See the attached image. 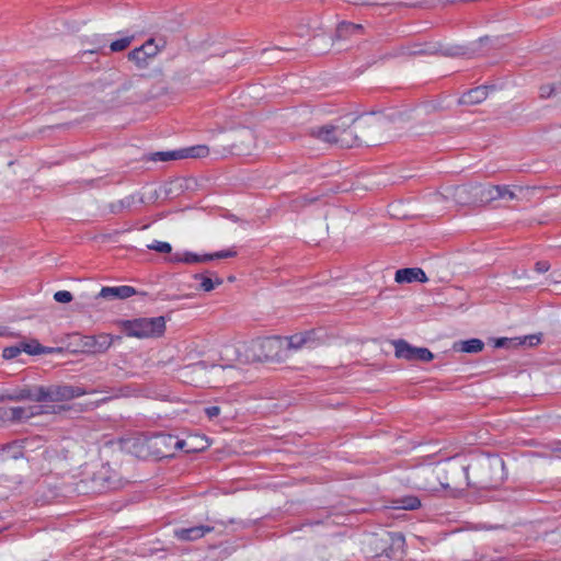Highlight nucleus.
Segmentation results:
<instances>
[{
  "label": "nucleus",
  "instance_id": "nucleus-1",
  "mask_svg": "<svg viewBox=\"0 0 561 561\" xmlns=\"http://www.w3.org/2000/svg\"><path fill=\"white\" fill-rule=\"evenodd\" d=\"M364 127L375 129L381 128V119L373 115L353 119V126L341 124H328L313 128L311 135L325 144L336 145L342 148H350L362 142L373 141L367 134L363 133Z\"/></svg>",
  "mask_w": 561,
  "mask_h": 561
},
{
  "label": "nucleus",
  "instance_id": "nucleus-2",
  "mask_svg": "<svg viewBox=\"0 0 561 561\" xmlns=\"http://www.w3.org/2000/svg\"><path fill=\"white\" fill-rule=\"evenodd\" d=\"M85 393V390L80 387L54 385L49 387H38L34 393H32L30 390H22L19 394L10 397V399H31L38 403H48L68 401L81 397Z\"/></svg>",
  "mask_w": 561,
  "mask_h": 561
},
{
  "label": "nucleus",
  "instance_id": "nucleus-3",
  "mask_svg": "<svg viewBox=\"0 0 561 561\" xmlns=\"http://www.w3.org/2000/svg\"><path fill=\"white\" fill-rule=\"evenodd\" d=\"M165 331L163 317L139 318L125 323V332L128 336L138 339L159 337Z\"/></svg>",
  "mask_w": 561,
  "mask_h": 561
},
{
  "label": "nucleus",
  "instance_id": "nucleus-4",
  "mask_svg": "<svg viewBox=\"0 0 561 561\" xmlns=\"http://www.w3.org/2000/svg\"><path fill=\"white\" fill-rule=\"evenodd\" d=\"M476 184H466L458 186H446L442 192L434 195L435 201L446 199L451 201L456 205H477V197L474 196Z\"/></svg>",
  "mask_w": 561,
  "mask_h": 561
},
{
  "label": "nucleus",
  "instance_id": "nucleus-5",
  "mask_svg": "<svg viewBox=\"0 0 561 561\" xmlns=\"http://www.w3.org/2000/svg\"><path fill=\"white\" fill-rule=\"evenodd\" d=\"M254 351H260L256 355L259 360H279L282 359V355L279 354L284 351V341L282 337H265L259 341H255L252 345Z\"/></svg>",
  "mask_w": 561,
  "mask_h": 561
},
{
  "label": "nucleus",
  "instance_id": "nucleus-6",
  "mask_svg": "<svg viewBox=\"0 0 561 561\" xmlns=\"http://www.w3.org/2000/svg\"><path fill=\"white\" fill-rule=\"evenodd\" d=\"M257 150L256 136L251 129L240 130L228 152L236 156H252Z\"/></svg>",
  "mask_w": 561,
  "mask_h": 561
},
{
  "label": "nucleus",
  "instance_id": "nucleus-7",
  "mask_svg": "<svg viewBox=\"0 0 561 561\" xmlns=\"http://www.w3.org/2000/svg\"><path fill=\"white\" fill-rule=\"evenodd\" d=\"M396 356L407 360L431 362L433 353L426 347H415L404 340L393 342Z\"/></svg>",
  "mask_w": 561,
  "mask_h": 561
},
{
  "label": "nucleus",
  "instance_id": "nucleus-8",
  "mask_svg": "<svg viewBox=\"0 0 561 561\" xmlns=\"http://www.w3.org/2000/svg\"><path fill=\"white\" fill-rule=\"evenodd\" d=\"M237 254L233 250H224L218 251L213 254H196L190 251L185 252H176L174 253L170 259L169 262L171 263H185V264H195V263H204L208 262L215 259H227V257H233Z\"/></svg>",
  "mask_w": 561,
  "mask_h": 561
},
{
  "label": "nucleus",
  "instance_id": "nucleus-9",
  "mask_svg": "<svg viewBox=\"0 0 561 561\" xmlns=\"http://www.w3.org/2000/svg\"><path fill=\"white\" fill-rule=\"evenodd\" d=\"M159 53V47L154 43V41L148 39L140 47L133 49L128 54L129 60L136 64V66L140 69L148 66L149 59L153 58Z\"/></svg>",
  "mask_w": 561,
  "mask_h": 561
},
{
  "label": "nucleus",
  "instance_id": "nucleus-10",
  "mask_svg": "<svg viewBox=\"0 0 561 561\" xmlns=\"http://www.w3.org/2000/svg\"><path fill=\"white\" fill-rule=\"evenodd\" d=\"M190 369L195 374H209L210 377H222V382H227L236 373V369L232 366H211L210 369H207L205 363H196L190 367Z\"/></svg>",
  "mask_w": 561,
  "mask_h": 561
},
{
  "label": "nucleus",
  "instance_id": "nucleus-11",
  "mask_svg": "<svg viewBox=\"0 0 561 561\" xmlns=\"http://www.w3.org/2000/svg\"><path fill=\"white\" fill-rule=\"evenodd\" d=\"M113 343V339L110 334H99L85 336L83 346L92 353H104L107 351Z\"/></svg>",
  "mask_w": 561,
  "mask_h": 561
},
{
  "label": "nucleus",
  "instance_id": "nucleus-12",
  "mask_svg": "<svg viewBox=\"0 0 561 561\" xmlns=\"http://www.w3.org/2000/svg\"><path fill=\"white\" fill-rule=\"evenodd\" d=\"M394 280L397 283H426L428 280L425 272L420 267L401 268L396 272Z\"/></svg>",
  "mask_w": 561,
  "mask_h": 561
},
{
  "label": "nucleus",
  "instance_id": "nucleus-13",
  "mask_svg": "<svg viewBox=\"0 0 561 561\" xmlns=\"http://www.w3.org/2000/svg\"><path fill=\"white\" fill-rule=\"evenodd\" d=\"M213 530L209 526H194L190 528H176L174 529V536L182 541H192L199 539L205 536V534L210 533Z\"/></svg>",
  "mask_w": 561,
  "mask_h": 561
},
{
  "label": "nucleus",
  "instance_id": "nucleus-14",
  "mask_svg": "<svg viewBox=\"0 0 561 561\" xmlns=\"http://www.w3.org/2000/svg\"><path fill=\"white\" fill-rule=\"evenodd\" d=\"M136 294V289L131 286L123 285L116 287H103L99 296L105 299H126Z\"/></svg>",
  "mask_w": 561,
  "mask_h": 561
},
{
  "label": "nucleus",
  "instance_id": "nucleus-15",
  "mask_svg": "<svg viewBox=\"0 0 561 561\" xmlns=\"http://www.w3.org/2000/svg\"><path fill=\"white\" fill-rule=\"evenodd\" d=\"M474 196L477 197V205L489 204L499 199L497 185H482L476 184Z\"/></svg>",
  "mask_w": 561,
  "mask_h": 561
},
{
  "label": "nucleus",
  "instance_id": "nucleus-16",
  "mask_svg": "<svg viewBox=\"0 0 561 561\" xmlns=\"http://www.w3.org/2000/svg\"><path fill=\"white\" fill-rule=\"evenodd\" d=\"M489 94L488 87H477L463 93L459 99V102L465 105H476L483 102Z\"/></svg>",
  "mask_w": 561,
  "mask_h": 561
},
{
  "label": "nucleus",
  "instance_id": "nucleus-17",
  "mask_svg": "<svg viewBox=\"0 0 561 561\" xmlns=\"http://www.w3.org/2000/svg\"><path fill=\"white\" fill-rule=\"evenodd\" d=\"M282 341H284V351H297L302 348L304 346L309 345V343L311 342V333L306 332L294 334L289 337L282 339Z\"/></svg>",
  "mask_w": 561,
  "mask_h": 561
},
{
  "label": "nucleus",
  "instance_id": "nucleus-18",
  "mask_svg": "<svg viewBox=\"0 0 561 561\" xmlns=\"http://www.w3.org/2000/svg\"><path fill=\"white\" fill-rule=\"evenodd\" d=\"M153 446L173 447L174 449H184L187 445L186 440L179 439L172 435H158L152 440Z\"/></svg>",
  "mask_w": 561,
  "mask_h": 561
},
{
  "label": "nucleus",
  "instance_id": "nucleus-19",
  "mask_svg": "<svg viewBox=\"0 0 561 561\" xmlns=\"http://www.w3.org/2000/svg\"><path fill=\"white\" fill-rule=\"evenodd\" d=\"M538 342H539V337L536 335H528V336H524L523 339L522 337H517V339L501 337V339L496 340L495 346L496 347H507L511 344L512 345L528 344V345L533 346V345H536Z\"/></svg>",
  "mask_w": 561,
  "mask_h": 561
},
{
  "label": "nucleus",
  "instance_id": "nucleus-20",
  "mask_svg": "<svg viewBox=\"0 0 561 561\" xmlns=\"http://www.w3.org/2000/svg\"><path fill=\"white\" fill-rule=\"evenodd\" d=\"M421 506V501L416 496L407 495L392 501V508L413 511Z\"/></svg>",
  "mask_w": 561,
  "mask_h": 561
},
{
  "label": "nucleus",
  "instance_id": "nucleus-21",
  "mask_svg": "<svg viewBox=\"0 0 561 561\" xmlns=\"http://www.w3.org/2000/svg\"><path fill=\"white\" fill-rule=\"evenodd\" d=\"M363 30L362 24L351 22H341L336 27V37L340 39L347 38L350 35L358 33Z\"/></svg>",
  "mask_w": 561,
  "mask_h": 561
},
{
  "label": "nucleus",
  "instance_id": "nucleus-22",
  "mask_svg": "<svg viewBox=\"0 0 561 561\" xmlns=\"http://www.w3.org/2000/svg\"><path fill=\"white\" fill-rule=\"evenodd\" d=\"M370 542L376 543V545L381 543L382 546L387 545L388 542H391L397 548H402V546L404 543V538L400 534H386L385 536H382L380 538L371 537Z\"/></svg>",
  "mask_w": 561,
  "mask_h": 561
},
{
  "label": "nucleus",
  "instance_id": "nucleus-23",
  "mask_svg": "<svg viewBox=\"0 0 561 561\" xmlns=\"http://www.w3.org/2000/svg\"><path fill=\"white\" fill-rule=\"evenodd\" d=\"M183 159L185 158H205L209 153V148L205 145L192 146L182 149Z\"/></svg>",
  "mask_w": 561,
  "mask_h": 561
},
{
  "label": "nucleus",
  "instance_id": "nucleus-24",
  "mask_svg": "<svg viewBox=\"0 0 561 561\" xmlns=\"http://www.w3.org/2000/svg\"><path fill=\"white\" fill-rule=\"evenodd\" d=\"M484 343L479 339H470L459 342V351L463 353H479L483 350Z\"/></svg>",
  "mask_w": 561,
  "mask_h": 561
},
{
  "label": "nucleus",
  "instance_id": "nucleus-25",
  "mask_svg": "<svg viewBox=\"0 0 561 561\" xmlns=\"http://www.w3.org/2000/svg\"><path fill=\"white\" fill-rule=\"evenodd\" d=\"M5 416L12 421H26L27 411L25 407H12L5 411Z\"/></svg>",
  "mask_w": 561,
  "mask_h": 561
},
{
  "label": "nucleus",
  "instance_id": "nucleus-26",
  "mask_svg": "<svg viewBox=\"0 0 561 561\" xmlns=\"http://www.w3.org/2000/svg\"><path fill=\"white\" fill-rule=\"evenodd\" d=\"M26 408V411H27V420L35 416V415H39V414H44V413H55L56 412V409L54 407H49V405H46V404H41V405H28V407H25Z\"/></svg>",
  "mask_w": 561,
  "mask_h": 561
},
{
  "label": "nucleus",
  "instance_id": "nucleus-27",
  "mask_svg": "<svg viewBox=\"0 0 561 561\" xmlns=\"http://www.w3.org/2000/svg\"><path fill=\"white\" fill-rule=\"evenodd\" d=\"M195 278L201 279V288L204 291H210L216 285L219 286L222 284V279L220 277H216V279L213 280L210 277L204 275H195Z\"/></svg>",
  "mask_w": 561,
  "mask_h": 561
},
{
  "label": "nucleus",
  "instance_id": "nucleus-28",
  "mask_svg": "<svg viewBox=\"0 0 561 561\" xmlns=\"http://www.w3.org/2000/svg\"><path fill=\"white\" fill-rule=\"evenodd\" d=\"M154 160L159 161H170V160H180L183 159L182 149L173 150V151H162L154 153Z\"/></svg>",
  "mask_w": 561,
  "mask_h": 561
},
{
  "label": "nucleus",
  "instance_id": "nucleus-29",
  "mask_svg": "<svg viewBox=\"0 0 561 561\" xmlns=\"http://www.w3.org/2000/svg\"><path fill=\"white\" fill-rule=\"evenodd\" d=\"M136 202V197L134 195H129L118 201L115 204H112L111 208L113 213H118L124 208H130Z\"/></svg>",
  "mask_w": 561,
  "mask_h": 561
},
{
  "label": "nucleus",
  "instance_id": "nucleus-30",
  "mask_svg": "<svg viewBox=\"0 0 561 561\" xmlns=\"http://www.w3.org/2000/svg\"><path fill=\"white\" fill-rule=\"evenodd\" d=\"M2 453H3L4 459H7V458L18 459V458L22 457V451L15 443L4 445L2 447Z\"/></svg>",
  "mask_w": 561,
  "mask_h": 561
},
{
  "label": "nucleus",
  "instance_id": "nucleus-31",
  "mask_svg": "<svg viewBox=\"0 0 561 561\" xmlns=\"http://www.w3.org/2000/svg\"><path fill=\"white\" fill-rule=\"evenodd\" d=\"M133 41V36H126L119 39H116L111 43L110 48L112 51H122L126 49Z\"/></svg>",
  "mask_w": 561,
  "mask_h": 561
},
{
  "label": "nucleus",
  "instance_id": "nucleus-32",
  "mask_svg": "<svg viewBox=\"0 0 561 561\" xmlns=\"http://www.w3.org/2000/svg\"><path fill=\"white\" fill-rule=\"evenodd\" d=\"M482 470L502 469L503 461L496 457L486 458L480 463Z\"/></svg>",
  "mask_w": 561,
  "mask_h": 561
},
{
  "label": "nucleus",
  "instance_id": "nucleus-33",
  "mask_svg": "<svg viewBox=\"0 0 561 561\" xmlns=\"http://www.w3.org/2000/svg\"><path fill=\"white\" fill-rule=\"evenodd\" d=\"M148 249L160 253H170L172 251L171 244L164 241H153L152 243L148 244Z\"/></svg>",
  "mask_w": 561,
  "mask_h": 561
},
{
  "label": "nucleus",
  "instance_id": "nucleus-34",
  "mask_svg": "<svg viewBox=\"0 0 561 561\" xmlns=\"http://www.w3.org/2000/svg\"><path fill=\"white\" fill-rule=\"evenodd\" d=\"M499 199L512 201L516 197L515 193L506 185H497Z\"/></svg>",
  "mask_w": 561,
  "mask_h": 561
},
{
  "label": "nucleus",
  "instance_id": "nucleus-35",
  "mask_svg": "<svg viewBox=\"0 0 561 561\" xmlns=\"http://www.w3.org/2000/svg\"><path fill=\"white\" fill-rule=\"evenodd\" d=\"M22 351H24L25 353H27L30 355L44 353L43 347L38 343H32V344L23 343Z\"/></svg>",
  "mask_w": 561,
  "mask_h": 561
},
{
  "label": "nucleus",
  "instance_id": "nucleus-36",
  "mask_svg": "<svg viewBox=\"0 0 561 561\" xmlns=\"http://www.w3.org/2000/svg\"><path fill=\"white\" fill-rule=\"evenodd\" d=\"M54 299L57 302L67 304L70 302L73 299V297L72 294L68 290H59L54 294Z\"/></svg>",
  "mask_w": 561,
  "mask_h": 561
},
{
  "label": "nucleus",
  "instance_id": "nucleus-37",
  "mask_svg": "<svg viewBox=\"0 0 561 561\" xmlns=\"http://www.w3.org/2000/svg\"><path fill=\"white\" fill-rule=\"evenodd\" d=\"M21 352H22V348L20 346L5 347L3 350V357L8 358V359L15 358L16 356H19L21 354Z\"/></svg>",
  "mask_w": 561,
  "mask_h": 561
},
{
  "label": "nucleus",
  "instance_id": "nucleus-38",
  "mask_svg": "<svg viewBox=\"0 0 561 561\" xmlns=\"http://www.w3.org/2000/svg\"><path fill=\"white\" fill-rule=\"evenodd\" d=\"M93 44L95 45V48L89 50L90 53H96L98 50L103 48L105 46V41H104V38L102 36L94 35L93 36Z\"/></svg>",
  "mask_w": 561,
  "mask_h": 561
},
{
  "label": "nucleus",
  "instance_id": "nucleus-39",
  "mask_svg": "<svg viewBox=\"0 0 561 561\" xmlns=\"http://www.w3.org/2000/svg\"><path fill=\"white\" fill-rule=\"evenodd\" d=\"M554 93V87L550 84L542 85L540 88V96L543 99L550 98Z\"/></svg>",
  "mask_w": 561,
  "mask_h": 561
},
{
  "label": "nucleus",
  "instance_id": "nucleus-40",
  "mask_svg": "<svg viewBox=\"0 0 561 561\" xmlns=\"http://www.w3.org/2000/svg\"><path fill=\"white\" fill-rule=\"evenodd\" d=\"M549 268H550V264L547 261H539L535 265V270L538 273H546L549 271Z\"/></svg>",
  "mask_w": 561,
  "mask_h": 561
},
{
  "label": "nucleus",
  "instance_id": "nucleus-41",
  "mask_svg": "<svg viewBox=\"0 0 561 561\" xmlns=\"http://www.w3.org/2000/svg\"><path fill=\"white\" fill-rule=\"evenodd\" d=\"M205 413L207 414V416H208L209 419L216 417V416H218V415H219V413H220V408H219V407H216V405H214V407H209V408H206V409H205Z\"/></svg>",
  "mask_w": 561,
  "mask_h": 561
},
{
  "label": "nucleus",
  "instance_id": "nucleus-42",
  "mask_svg": "<svg viewBox=\"0 0 561 561\" xmlns=\"http://www.w3.org/2000/svg\"><path fill=\"white\" fill-rule=\"evenodd\" d=\"M480 486L482 488H489L494 485L493 479H483L479 481Z\"/></svg>",
  "mask_w": 561,
  "mask_h": 561
},
{
  "label": "nucleus",
  "instance_id": "nucleus-43",
  "mask_svg": "<svg viewBox=\"0 0 561 561\" xmlns=\"http://www.w3.org/2000/svg\"><path fill=\"white\" fill-rule=\"evenodd\" d=\"M360 3L366 5H376L379 3V0H362Z\"/></svg>",
  "mask_w": 561,
  "mask_h": 561
},
{
  "label": "nucleus",
  "instance_id": "nucleus-44",
  "mask_svg": "<svg viewBox=\"0 0 561 561\" xmlns=\"http://www.w3.org/2000/svg\"><path fill=\"white\" fill-rule=\"evenodd\" d=\"M428 53H432V50H430V49H417V50L410 51V54H428Z\"/></svg>",
  "mask_w": 561,
  "mask_h": 561
},
{
  "label": "nucleus",
  "instance_id": "nucleus-45",
  "mask_svg": "<svg viewBox=\"0 0 561 561\" xmlns=\"http://www.w3.org/2000/svg\"><path fill=\"white\" fill-rule=\"evenodd\" d=\"M431 473H435V474H436V477H437V479H439V478H440V471H439V470H437V471L432 470V471H431Z\"/></svg>",
  "mask_w": 561,
  "mask_h": 561
},
{
  "label": "nucleus",
  "instance_id": "nucleus-46",
  "mask_svg": "<svg viewBox=\"0 0 561 561\" xmlns=\"http://www.w3.org/2000/svg\"><path fill=\"white\" fill-rule=\"evenodd\" d=\"M440 484H442L444 488H449V486H450L449 482H440Z\"/></svg>",
  "mask_w": 561,
  "mask_h": 561
},
{
  "label": "nucleus",
  "instance_id": "nucleus-47",
  "mask_svg": "<svg viewBox=\"0 0 561 561\" xmlns=\"http://www.w3.org/2000/svg\"><path fill=\"white\" fill-rule=\"evenodd\" d=\"M461 471H462V473L467 474V473H466V471H467V468H466V467H462V468H461Z\"/></svg>",
  "mask_w": 561,
  "mask_h": 561
},
{
  "label": "nucleus",
  "instance_id": "nucleus-48",
  "mask_svg": "<svg viewBox=\"0 0 561 561\" xmlns=\"http://www.w3.org/2000/svg\"><path fill=\"white\" fill-rule=\"evenodd\" d=\"M2 334H3V331H2V329L0 328V336H1Z\"/></svg>",
  "mask_w": 561,
  "mask_h": 561
}]
</instances>
